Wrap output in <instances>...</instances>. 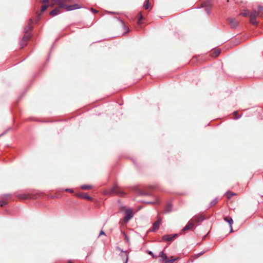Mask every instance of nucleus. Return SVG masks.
I'll use <instances>...</instances> for the list:
<instances>
[{
  "label": "nucleus",
  "instance_id": "26",
  "mask_svg": "<svg viewBox=\"0 0 263 263\" xmlns=\"http://www.w3.org/2000/svg\"><path fill=\"white\" fill-rule=\"evenodd\" d=\"M47 7H48V5H44L42 6L41 7V11L42 12L45 11L46 10V9L47 8Z\"/></svg>",
  "mask_w": 263,
  "mask_h": 263
},
{
  "label": "nucleus",
  "instance_id": "8",
  "mask_svg": "<svg viewBox=\"0 0 263 263\" xmlns=\"http://www.w3.org/2000/svg\"><path fill=\"white\" fill-rule=\"evenodd\" d=\"M194 224L193 222L189 221L188 223L182 230V231L192 230L193 229Z\"/></svg>",
  "mask_w": 263,
  "mask_h": 263
},
{
  "label": "nucleus",
  "instance_id": "29",
  "mask_svg": "<svg viewBox=\"0 0 263 263\" xmlns=\"http://www.w3.org/2000/svg\"><path fill=\"white\" fill-rule=\"evenodd\" d=\"M148 253L152 256L153 258H156V256L153 254V252L151 251L148 252Z\"/></svg>",
  "mask_w": 263,
  "mask_h": 263
},
{
  "label": "nucleus",
  "instance_id": "9",
  "mask_svg": "<svg viewBox=\"0 0 263 263\" xmlns=\"http://www.w3.org/2000/svg\"><path fill=\"white\" fill-rule=\"evenodd\" d=\"M160 222H161V219L160 218H158L157 221L154 223L153 228H152L153 231H156L159 229Z\"/></svg>",
  "mask_w": 263,
  "mask_h": 263
},
{
  "label": "nucleus",
  "instance_id": "5",
  "mask_svg": "<svg viewBox=\"0 0 263 263\" xmlns=\"http://www.w3.org/2000/svg\"><path fill=\"white\" fill-rule=\"evenodd\" d=\"M81 8L80 6L78 4H74L71 5H66L65 6L64 8L66 11H71L76 9H78Z\"/></svg>",
  "mask_w": 263,
  "mask_h": 263
},
{
  "label": "nucleus",
  "instance_id": "39",
  "mask_svg": "<svg viewBox=\"0 0 263 263\" xmlns=\"http://www.w3.org/2000/svg\"><path fill=\"white\" fill-rule=\"evenodd\" d=\"M68 263H72V262H71L70 261H69Z\"/></svg>",
  "mask_w": 263,
  "mask_h": 263
},
{
  "label": "nucleus",
  "instance_id": "34",
  "mask_svg": "<svg viewBox=\"0 0 263 263\" xmlns=\"http://www.w3.org/2000/svg\"><path fill=\"white\" fill-rule=\"evenodd\" d=\"M42 2L44 3H48V0H42Z\"/></svg>",
  "mask_w": 263,
  "mask_h": 263
},
{
  "label": "nucleus",
  "instance_id": "15",
  "mask_svg": "<svg viewBox=\"0 0 263 263\" xmlns=\"http://www.w3.org/2000/svg\"><path fill=\"white\" fill-rule=\"evenodd\" d=\"M32 24V20L31 19H30L29 21V22H28V26H27L25 29H24V31L26 33H27V32H28V31L29 30H30L31 29H32V27H31V24Z\"/></svg>",
  "mask_w": 263,
  "mask_h": 263
},
{
  "label": "nucleus",
  "instance_id": "20",
  "mask_svg": "<svg viewBox=\"0 0 263 263\" xmlns=\"http://www.w3.org/2000/svg\"><path fill=\"white\" fill-rule=\"evenodd\" d=\"M144 7L145 9H148L149 7V1L148 0L146 1L144 4Z\"/></svg>",
  "mask_w": 263,
  "mask_h": 263
},
{
  "label": "nucleus",
  "instance_id": "18",
  "mask_svg": "<svg viewBox=\"0 0 263 263\" xmlns=\"http://www.w3.org/2000/svg\"><path fill=\"white\" fill-rule=\"evenodd\" d=\"M79 196L83 198L87 199L89 200H91V198L85 194H84L83 195H79Z\"/></svg>",
  "mask_w": 263,
  "mask_h": 263
},
{
  "label": "nucleus",
  "instance_id": "11",
  "mask_svg": "<svg viewBox=\"0 0 263 263\" xmlns=\"http://www.w3.org/2000/svg\"><path fill=\"white\" fill-rule=\"evenodd\" d=\"M177 235H174L173 236H171L170 235H164L162 237V239L164 241H171L173 239L176 237Z\"/></svg>",
  "mask_w": 263,
  "mask_h": 263
},
{
  "label": "nucleus",
  "instance_id": "1",
  "mask_svg": "<svg viewBox=\"0 0 263 263\" xmlns=\"http://www.w3.org/2000/svg\"><path fill=\"white\" fill-rule=\"evenodd\" d=\"M117 250L121 251V253L120 254V257L122 259L123 261V263H127L128 261V254L126 251H124L120 247H117Z\"/></svg>",
  "mask_w": 263,
  "mask_h": 263
},
{
  "label": "nucleus",
  "instance_id": "28",
  "mask_svg": "<svg viewBox=\"0 0 263 263\" xmlns=\"http://www.w3.org/2000/svg\"><path fill=\"white\" fill-rule=\"evenodd\" d=\"M6 204L7 203L5 201H0V205L1 206H3Z\"/></svg>",
  "mask_w": 263,
  "mask_h": 263
},
{
  "label": "nucleus",
  "instance_id": "13",
  "mask_svg": "<svg viewBox=\"0 0 263 263\" xmlns=\"http://www.w3.org/2000/svg\"><path fill=\"white\" fill-rule=\"evenodd\" d=\"M61 12V8L59 7V8H57L53 9L52 11H51L50 12V14L51 16H55V15H58V14L60 13Z\"/></svg>",
  "mask_w": 263,
  "mask_h": 263
},
{
  "label": "nucleus",
  "instance_id": "3",
  "mask_svg": "<svg viewBox=\"0 0 263 263\" xmlns=\"http://www.w3.org/2000/svg\"><path fill=\"white\" fill-rule=\"evenodd\" d=\"M258 13L256 10L253 11L250 14V22L253 24H256V17L258 16Z\"/></svg>",
  "mask_w": 263,
  "mask_h": 263
},
{
  "label": "nucleus",
  "instance_id": "37",
  "mask_svg": "<svg viewBox=\"0 0 263 263\" xmlns=\"http://www.w3.org/2000/svg\"><path fill=\"white\" fill-rule=\"evenodd\" d=\"M236 113H237V112H236V111H235V112H234V114H236Z\"/></svg>",
  "mask_w": 263,
  "mask_h": 263
},
{
  "label": "nucleus",
  "instance_id": "32",
  "mask_svg": "<svg viewBox=\"0 0 263 263\" xmlns=\"http://www.w3.org/2000/svg\"><path fill=\"white\" fill-rule=\"evenodd\" d=\"M20 197L22 198H23V199H26L27 198V197L26 195H21L20 196Z\"/></svg>",
  "mask_w": 263,
  "mask_h": 263
},
{
  "label": "nucleus",
  "instance_id": "27",
  "mask_svg": "<svg viewBox=\"0 0 263 263\" xmlns=\"http://www.w3.org/2000/svg\"><path fill=\"white\" fill-rule=\"evenodd\" d=\"M29 36L28 35H25L23 38V41L26 42L29 39Z\"/></svg>",
  "mask_w": 263,
  "mask_h": 263
},
{
  "label": "nucleus",
  "instance_id": "21",
  "mask_svg": "<svg viewBox=\"0 0 263 263\" xmlns=\"http://www.w3.org/2000/svg\"><path fill=\"white\" fill-rule=\"evenodd\" d=\"M81 188L83 190H88L91 188V186L89 185H83Z\"/></svg>",
  "mask_w": 263,
  "mask_h": 263
},
{
  "label": "nucleus",
  "instance_id": "31",
  "mask_svg": "<svg viewBox=\"0 0 263 263\" xmlns=\"http://www.w3.org/2000/svg\"><path fill=\"white\" fill-rule=\"evenodd\" d=\"M91 11L92 12H94V13H97V12H98V11H97V10H95V9H93V8H91Z\"/></svg>",
  "mask_w": 263,
  "mask_h": 263
},
{
  "label": "nucleus",
  "instance_id": "30",
  "mask_svg": "<svg viewBox=\"0 0 263 263\" xmlns=\"http://www.w3.org/2000/svg\"><path fill=\"white\" fill-rule=\"evenodd\" d=\"M139 14H140V17H139V21H138V23H140V21H141V20H142V18H143V17H142V15L141 13H140Z\"/></svg>",
  "mask_w": 263,
  "mask_h": 263
},
{
  "label": "nucleus",
  "instance_id": "19",
  "mask_svg": "<svg viewBox=\"0 0 263 263\" xmlns=\"http://www.w3.org/2000/svg\"><path fill=\"white\" fill-rule=\"evenodd\" d=\"M258 13H260L261 16H263V7L262 6H258Z\"/></svg>",
  "mask_w": 263,
  "mask_h": 263
},
{
  "label": "nucleus",
  "instance_id": "2",
  "mask_svg": "<svg viewBox=\"0 0 263 263\" xmlns=\"http://www.w3.org/2000/svg\"><path fill=\"white\" fill-rule=\"evenodd\" d=\"M54 4H56L59 6V8H62L65 7L66 6L65 3L71 0H51Z\"/></svg>",
  "mask_w": 263,
  "mask_h": 263
},
{
  "label": "nucleus",
  "instance_id": "16",
  "mask_svg": "<svg viewBox=\"0 0 263 263\" xmlns=\"http://www.w3.org/2000/svg\"><path fill=\"white\" fill-rule=\"evenodd\" d=\"M122 234H123V235H124V239H125V241L127 242V243L128 245H130V239H129V237H128V236L127 235V234H126L125 232H122Z\"/></svg>",
  "mask_w": 263,
  "mask_h": 263
},
{
  "label": "nucleus",
  "instance_id": "7",
  "mask_svg": "<svg viewBox=\"0 0 263 263\" xmlns=\"http://www.w3.org/2000/svg\"><path fill=\"white\" fill-rule=\"evenodd\" d=\"M212 4V2L211 0H205L204 2L202 3L201 7L205 8V10L206 11L207 13H209V12L208 7H211Z\"/></svg>",
  "mask_w": 263,
  "mask_h": 263
},
{
  "label": "nucleus",
  "instance_id": "36",
  "mask_svg": "<svg viewBox=\"0 0 263 263\" xmlns=\"http://www.w3.org/2000/svg\"><path fill=\"white\" fill-rule=\"evenodd\" d=\"M240 117H236L235 118V119H238Z\"/></svg>",
  "mask_w": 263,
  "mask_h": 263
},
{
  "label": "nucleus",
  "instance_id": "6",
  "mask_svg": "<svg viewBox=\"0 0 263 263\" xmlns=\"http://www.w3.org/2000/svg\"><path fill=\"white\" fill-rule=\"evenodd\" d=\"M133 217V211L131 209H127L126 211V215L124 217V221L127 222Z\"/></svg>",
  "mask_w": 263,
  "mask_h": 263
},
{
  "label": "nucleus",
  "instance_id": "24",
  "mask_svg": "<svg viewBox=\"0 0 263 263\" xmlns=\"http://www.w3.org/2000/svg\"><path fill=\"white\" fill-rule=\"evenodd\" d=\"M176 259H177V258H174V259H168L167 258L166 260H165V263H172L173 262H174Z\"/></svg>",
  "mask_w": 263,
  "mask_h": 263
},
{
  "label": "nucleus",
  "instance_id": "38",
  "mask_svg": "<svg viewBox=\"0 0 263 263\" xmlns=\"http://www.w3.org/2000/svg\"><path fill=\"white\" fill-rule=\"evenodd\" d=\"M219 52H217V55L219 54Z\"/></svg>",
  "mask_w": 263,
  "mask_h": 263
},
{
  "label": "nucleus",
  "instance_id": "12",
  "mask_svg": "<svg viewBox=\"0 0 263 263\" xmlns=\"http://www.w3.org/2000/svg\"><path fill=\"white\" fill-rule=\"evenodd\" d=\"M203 219L204 218L202 216H196L192 219V220L195 222L200 223Z\"/></svg>",
  "mask_w": 263,
  "mask_h": 263
},
{
  "label": "nucleus",
  "instance_id": "4",
  "mask_svg": "<svg viewBox=\"0 0 263 263\" xmlns=\"http://www.w3.org/2000/svg\"><path fill=\"white\" fill-rule=\"evenodd\" d=\"M110 194H115L121 196L123 194V192L120 191L119 187H118L117 186H115L111 189Z\"/></svg>",
  "mask_w": 263,
  "mask_h": 263
},
{
  "label": "nucleus",
  "instance_id": "10",
  "mask_svg": "<svg viewBox=\"0 0 263 263\" xmlns=\"http://www.w3.org/2000/svg\"><path fill=\"white\" fill-rule=\"evenodd\" d=\"M228 21L231 27L235 28L238 26V22L235 19L233 18H229Z\"/></svg>",
  "mask_w": 263,
  "mask_h": 263
},
{
  "label": "nucleus",
  "instance_id": "23",
  "mask_svg": "<svg viewBox=\"0 0 263 263\" xmlns=\"http://www.w3.org/2000/svg\"><path fill=\"white\" fill-rule=\"evenodd\" d=\"M172 205L171 204L167 205L166 209L165 210L166 213L169 212L171 210Z\"/></svg>",
  "mask_w": 263,
  "mask_h": 263
},
{
  "label": "nucleus",
  "instance_id": "14",
  "mask_svg": "<svg viewBox=\"0 0 263 263\" xmlns=\"http://www.w3.org/2000/svg\"><path fill=\"white\" fill-rule=\"evenodd\" d=\"M224 220L227 221L230 226V227L231 228V231L232 232V224L233 223V220L231 217H224Z\"/></svg>",
  "mask_w": 263,
  "mask_h": 263
},
{
  "label": "nucleus",
  "instance_id": "22",
  "mask_svg": "<svg viewBox=\"0 0 263 263\" xmlns=\"http://www.w3.org/2000/svg\"><path fill=\"white\" fill-rule=\"evenodd\" d=\"M218 201V199L217 198H215L213 199L210 203V205L213 206Z\"/></svg>",
  "mask_w": 263,
  "mask_h": 263
},
{
  "label": "nucleus",
  "instance_id": "17",
  "mask_svg": "<svg viewBox=\"0 0 263 263\" xmlns=\"http://www.w3.org/2000/svg\"><path fill=\"white\" fill-rule=\"evenodd\" d=\"M159 256L162 257V260H166L167 259V256L164 253L163 251H162L159 254Z\"/></svg>",
  "mask_w": 263,
  "mask_h": 263
},
{
  "label": "nucleus",
  "instance_id": "35",
  "mask_svg": "<svg viewBox=\"0 0 263 263\" xmlns=\"http://www.w3.org/2000/svg\"><path fill=\"white\" fill-rule=\"evenodd\" d=\"M66 191H68V192H70L71 193H72L73 192V190H71V189H66Z\"/></svg>",
  "mask_w": 263,
  "mask_h": 263
},
{
  "label": "nucleus",
  "instance_id": "33",
  "mask_svg": "<svg viewBox=\"0 0 263 263\" xmlns=\"http://www.w3.org/2000/svg\"><path fill=\"white\" fill-rule=\"evenodd\" d=\"M105 235V233L103 231H101L100 233V235Z\"/></svg>",
  "mask_w": 263,
  "mask_h": 263
},
{
  "label": "nucleus",
  "instance_id": "25",
  "mask_svg": "<svg viewBox=\"0 0 263 263\" xmlns=\"http://www.w3.org/2000/svg\"><path fill=\"white\" fill-rule=\"evenodd\" d=\"M239 15H242V16H243L245 17H247V16H248L249 15V13L246 12V11H245L244 12L240 13Z\"/></svg>",
  "mask_w": 263,
  "mask_h": 263
}]
</instances>
